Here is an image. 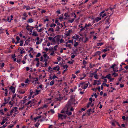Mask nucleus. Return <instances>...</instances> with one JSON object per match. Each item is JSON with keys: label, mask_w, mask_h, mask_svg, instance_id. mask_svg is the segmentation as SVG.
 <instances>
[{"label": "nucleus", "mask_w": 128, "mask_h": 128, "mask_svg": "<svg viewBox=\"0 0 128 128\" xmlns=\"http://www.w3.org/2000/svg\"><path fill=\"white\" fill-rule=\"evenodd\" d=\"M58 117L59 119L63 120L64 119H66L67 118V116L65 114H58Z\"/></svg>", "instance_id": "f257e3e1"}, {"label": "nucleus", "mask_w": 128, "mask_h": 128, "mask_svg": "<svg viewBox=\"0 0 128 128\" xmlns=\"http://www.w3.org/2000/svg\"><path fill=\"white\" fill-rule=\"evenodd\" d=\"M60 38L61 37L59 35L56 36L53 38L52 42H58L60 40Z\"/></svg>", "instance_id": "f03ea898"}, {"label": "nucleus", "mask_w": 128, "mask_h": 128, "mask_svg": "<svg viewBox=\"0 0 128 128\" xmlns=\"http://www.w3.org/2000/svg\"><path fill=\"white\" fill-rule=\"evenodd\" d=\"M71 102H72V104L76 102V100L74 98L73 96H70V100L68 102V105L69 106L71 105Z\"/></svg>", "instance_id": "7ed1b4c3"}, {"label": "nucleus", "mask_w": 128, "mask_h": 128, "mask_svg": "<svg viewBox=\"0 0 128 128\" xmlns=\"http://www.w3.org/2000/svg\"><path fill=\"white\" fill-rule=\"evenodd\" d=\"M69 109V107L68 106H66L64 108L61 112H70Z\"/></svg>", "instance_id": "20e7f679"}, {"label": "nucleus", "mask_w": 128, "mask_h": 128, "mask_svg": "<svg viewBox=\"0 0 128 128\" xmlns=\"http://www.w3.org/2000/svg\"><path fill=\"white\" fill-rule=\"evenodd\" d=\"M15 112H9L7 114V116H11L12 117H15L16 116V114H17V113H14Z\"/></svg>", "instance_id": "39448f33"}, {"label": "nucleus", "mask_w": 128, "mask_h": 128, "mask_svg": "<svg viewBox=\"0 0 128 128\" xmlns=\"http://www.w3.org/2000/svg\"><path fill=\"white\" fill-rule=\"evenodd\" d=\"M54 126H58V125L60 124V125L61 126H64V124H65L66 122H65V123L64 122H62V123H60V124H59L58 125H57L56 124V122L55 121L54 122Z\"/></svg>", "instance_id": "423d86ee"}, {"label": "nucleus", "mask_w": 128, "mask_h": 128, "mask_svg": "<svg viewBox=\"0 0 128 128\" xmlns=\"http://www.w3.org/2000/svg\"><path fill=\"white\" fill-rule=\"evenodd\" d=\"M92 26L91 24H89L88 25L87 24H85V26L84 27V28L81 29L80 30V31L81 32L82 31L84 30L87 27H88L89 28L90 26Z\"/></svg>", "instance_id": "0eeeda50"}, {"label": "nucleus", "mask_w": 128, "mask_h": 128, "mask_svg": "<svg viewBox=\"0 0 128 128\" xmlns=\"http://www.w3.org/2000/svg\"><path fill=\"white\" fill-rule=\"evenodd\" d=\"M72 32V30H70L68 32H65V35L66 36H70V33Z\"/></svg>", "instance_id": "6e6552de"}, {"label": "nucleus", "mask_w": 128, "mask_h": 128, "mask_svg": "<svg viewBox=\"0 0 128 128\" xmlns=\"http://www.w3.org/2000/svg\"><path fill=\"white\" fill-rule=\"evenodd\" d=\"M10 90H11L12 92L13 93V94H14L15 92V88L13 87V86H12L10 88Z\"/></svg>", "instance_id": "1a4fd4ad"}, {"label": "nucleus", "mask_w": 128, "mask_h": 128, "mask_svg": "<svg viewBox=\"0 0 128 128\" xmlns=\"http://www.w3.org/2000/svg\"><path fill=\"white\" fill-rule=\"evenodd\" d=\"M101 54V52L100 51H98L97 52H96L95 53V54L93 56V57H95L97 55H98L99 56H100V54Z\"/></svg>", "instance_id": "9d476101"}, {"label": "nucleus", "mask_w": 128, "mask_h": 128, "mask_svg": "<svg viewBox=\"0 0 128 128\" xmlns=\"http://www.w3.org/2000/svg\"><path fill=\"white\" fill-rule=\"evenodd\" d=\"M92 112H86V113L84 114L82 117V118H83L84 116H90L91 114H92Z\"/></svg>", "instance_id": "9b49d317"}, {"label": "nucleus", "mask_w": 128, "mask_h": 128, "mask_svg": "<svg viewBox=\"0 0 128 128\" xmlns=\"http://www.w3.org/2000/svg\"><path fill=\"white\" fill-rule=\"evenodd\" d=\"M89 100L90 101H91L88 104L87 106L86 107L87 108H88L89 106H90L91 105V103L92 102V98H90L89 99Z\"/></svg>", "instance_id": "f8f14e48"}, {"label": "nucleus", "mask_w": 128, "mask_h": 128, "mask_svg": "<svg viewBox=\"0 0 128 128\" xmlns=\"http://www.w3.org/2000/svg\"><path fill=\"white\" fill-rule=\"evenodd\" d=\"M53 70H56L57 71H59L60 70V67L58 66H57L56 67L54 68H53Z\"/></svg>", "instance_id": "ddd939ff"}, {"label": "nucleus", "mask_w": 128, "mask_h": 128, "mask_svg": "<svg viewBox=\"0 0 128 128\" xmlns=\"http://www.w3.org/2000/svg\"><path fill=\"white\" fill-rule=\"evenodd\" d=\"M18 109V108L17 107H15L14 109H12V110L10 112H14H14H16L17 110V109Z\"/></svg>", "instance_id": "4468645a"}, {"label": "nucleus", "mask_w": 128, "mask_h": 128, "mask_svg": "<svg viewBox=\"0 0 128 128\" xmlns=\"http://www.w3.org/2000/svg\"><path fill=\"white\" fill-rule=\"evenodd\" d=\"M68 42H66V47H68L69 48H72L71 47V45L70 44H68Z\"/></svg>", "instance_id": "2eb2a0df"}, {"label": "nucleus", "mask_w": 128, "mask_h": 128, "mask_svg": "<svg viewBox=\"0 0 128 128\" xmlns=\"http://www.w3.org/2000/svg\"><path fill=\"white\" fill-rule=\"evenodd\" d=\"M8 120L7 118H6L5 119H3L2 122L1 123V125H3L5 122H6Z\"/></svg>", "instance_id": "dca6fc26"}, {"label": "nucleus", "mask_w": 128, "mask_h": 128, "mask_svg": "<svg viewBox=\"0 0 128 128\" xmlns=\"http://www.w3.org/2000/svg\"><path fill=\"white\" fill-rule=\"evenodd\" d=\"M33 101H32V100L31 101H30L28 103L26 104V106L30 104H33Z\"/></svg>", "instance_id": "f3484780"}, {"label": "nucleus", "mask_w": 128, "mask_h": 128, "mask_svg": "<svg viewBox=\"0 0 128 128\" xmlns=\"http://www.w3.org/2000/svg\"><path fill=\"white\" fill-rule=\"evenodd\" d=\"M111 74H109L107 75L106 77L105 78H107L108 79H110L111 78Z\"/></svg>", "instance_id": "a211bd4d"}, {"label": "nucleus", "mask_w": 128, "mask_h": 128, "mask_svg": "<svg viewBox=\"0 0 128 128\" xmlns=\"http://www.w3.org/2000/svg\"><path fill=\"white\" fill-rule=\"evenodd\" d=\"M24 49L22 48V49H20V50L21 51L20 54H25L26 53V52L24 51Z\"/></svg>", "instance_id": "6ab92c4d"}, {"label": "nucleus", "mask_w": 128, "mask_h": 128, "mask_svg": "<svg viewBox=\"0 0 128 128\" xmlns=\"http://www.w3.org/2000/svg\"><path fill=\"white\" fill-rule=\"evenodd\" d=\"M34 20L32 18H30L27 21V22L28 23H32L34 22Z\"/></svg>", "instance_id": "aec40b11"}, {"label": "nucleus", "mask_w": 128, "mask_h": 128, "mask_svg": "<svg viewBox=\"0 0 128 128\" xmlns=\"http://www.w3.org/2000/svg\"><path fill=\"white\" fill-rule=\"evenodd\" d=\"M24 8H26L27 10H28L30 9H32L33 8H30V6H24Z\"/></svg>", "instance_id": "412c9836"}, {"label": "nucleus", "mask_w": 128, "mask_h": 128, "mask_svg": "<svg viewBox=\"0 0 128 128\" xmlns=\"http://www.w3.org/2000/svg\"><path fill=\"white\" fill-rule=\"evenodd\" d=\"M101 18L98 17L96 18L95 20L96 22H98L100 20H101Z\"/></svg>", "instance_id": "4be33fe9"}, {"label": "nucleus", "mask_w": 128, "mask_h": 128, "mask_svg": "<svg viewBox=\"0 0 128 128\" xmlns=\"http://www.w3.org/2000/svg\"><path fill=\"white\" fill-rule=\"evenodd\" d=\"M42 116H38L35 118H34V119L35 120V122H36V120L39 118H41Z\"/></svg>", "instance_id": "5701e85b"}, {"label": "nucleus", "mask_w": 128, "mask_h": 128, "mask_svg": "<svg viewBox=\"0 0 128 128\" xmlns=\"http://www.w3.org/2000/svg\"><path fill=\"white\" fill-rule=\"evenodd\" d=\"M111 15H110V16L109 18L107 20H106V22L107 23H108V24H110V22H109V21L110 19V17L111 16Z\"/></svg>", "instance_id": "b1692460"}, {"label": "nucleus", "mask_w": 128, "mask_h": 128, "mask_svg": "<svg viewBox=\"0 0 128 128\" xmlns=\"http://www.w3.org/2000/svg\"><path fill=\"white\" fill-rule=\"evenodd\" d=\"M32 35L33 36H38V34L35 32H33V33L32 34Z\"/></svg>", "instance_id": "393cba45"}, {"label": "nucleus", "mask_w": 128, "mask_h": 128, "mask_svg": "<svg viewBox=\"0 0 128 128\" xmlns=\"http://www.w3.org/2000/svg\"><path fill=\"white\" fill-rule=\"evenodd\" d=\"M88 86V84H85L84 86V88H83V89H86Z\"/></svg>", "instance_id": "a878e982"}, {"label": "nucleus", "mask_w": 128, "mask_h": 128, "mask_svg": "<svg viewBox=\"0 0 128 128\" xmlns=\"http://www.w3.org/2000/svg\"><path fill=\"white\" fill-rule=\"evenodd\" d=\"M104 43L103 42H100L99 43L97 44V45L98 46H101L103 45Z\"/></svg>", "instance_id": "bb28decb"}, {"label": "nucleus", "mask_w": 128, "mask_h": 128, "mask_svg": "<svg viewBox=\"0 0 128 128\" xmlns=\"http://www.w3.org/2000/svg\"><path fill=\"white\" fill-rule=\"evenodd\" d=\"M113 70L114 72H116L118 71V69L117 68L113 69Z\"/></svg>", "instance_id": "cd10ccee"}, {"label": "nucleus", "mask_w": 128, "mask_h": 128, "mask_svg": "<svg viewBox=\"0 0 128 128\" xmlns=\"http://www.w3.org/2000/svg\"><path fill=\"white\" fill-rule=\"evenodd\" d=\"M42 39H41V41H38L36 42V44L37 45L39 44H40L42 42Z\"/></svg>", "instance_id": "c85d7f7f"}, {"label": "nucleus", "mask_w": 128, "mask_h": 128, "mask_svg": "<svg viewBox=\"0 0 128 128\" xmlns=\"http://www.w3.org/2000/svg\"><path fill=\"white\" fill-rule=\"evenodd\" d=\"M54 81L52 80V81H51L50 82V84L51 86H52L54 84Z\"/></svg>", "instance_id": "c756f323"}, {"label": "nucleus", "mask_w": 128, "mask_h": 128, "mask_svg": "<svg viewBox=\"0 0 128 128\" xmlns=\"http://www.w3.org/2000/svg\"><path fill=\"white\" fill-rule=\"evenodd\" d=\"M5 65V64L3 63L2 64L1 63V64L0 65V67H1L2 68L4 67Z\"/></svg>", "instance_id": "7c9ffc66"}, {"label": "nucleus", "mask_w": 128, "mask_h": 128, "mask_svg": "<svg viewBox=\"0 0 128 128\" xmlns=\"http://www.w3.org/2000/svg\"><path fill=\"white\" fill-rule=\"evenodd\" d=\"M50 31L52 32H54V29L52 28H50L48 30V31L50 32Z\"/></svg>", "instance_id": "2f4dec72"}, {"label": "nucleus", "mask_w": 128, "mask_h": 128, "mask_svg": "<svg viewBox=\"0 0 128 128\" xmlns=\"http://www.w3.org/2000/svg\"><path fill=\"white\" fill-rule=\"evenodd\" d=\"M47 107V106L46 104L44 105L41 108H39V109H43L44 108H46Z\"/></svg>", "instance_id": "473e14b6"}, {"label": "nucleus", "mask_w": 128, "mask_h": 128, "mask_svg": "<svg viewBox=\"0 0 128 128\" xmlns=\"http://www.w3.org/2000/svg\"><path fill=\"white\" fill-rule=\"evenodd\" d=\"M66 113L65 115H66V116L67 115L68 116H70L72 114V112H66Z\"/></svg>", "instance_id": "72a5a7b5"}, {"label": "nucleus", "mask_w": 128, "mask_h": 128, "mask_svg": "<svg viewBox=\"0 0 128 128\" xmlns=\"http://www.w3.org/2000/svg\"><path fill=\"white\" fill-rule=\"evenodd\" d=\"M74 20H75L74 18H73L72 19V20H69L68 22L72 23L74 22Z\"/></svg>", "instance_id": "f704fd0d"}, {"label": "nucleus", "mask_w": 128, "mask_h": 128, "mask_svg": "<svg viewBox=\"0 0 128 128\" xmlns=\"http://www.w3.org/2000/svg\"><path fill=\"white\" fill-rule=\"evenodd\" d=\"M62 66L64 68H66V69H67L68 68V66L67 65H62Z\"/></svg>", "instance_id": "c9c22d12"}, {"label": "nucleus", "mask_w": 128, "mask_h": 128, "mask_svg": "<svg viewBox=\"0 0 128 128\" xmlns=\"http://www.w3.org/2000/svg\"><path fill=\"white\" fill-rule=\"evenodd\" d=\"M102 85H104V86H106L108 87L110 86V84H107L105 83H104L102 84Z\"/></svg>", "instance_id": "e433bc0d"}, {"label": "nucleus", "mask_w": 128, "mask_h": 128, "mask_svg": "<svg viewBox=\"0 0 128 128\" xmlns=\"http://www.w3.org/2000/svg\"><path fill=\"white\" fill-rule=\"evenodd\" d=\"M48 69L49 70H50V72L52 73L53 72V70H52V68L50 66H49L48 68Z\"/></svg>", "instance_id": "4c0bfd02"}, {"label": "nucleus", "mask_w": 128, "mask_h": 128, "mask_svg": "<svg viewBox=\"0 0 128 128\" xmlns=\"http://www.w3.org/2000/svg\"><path fill=\"white\" fill-rule=\"evenodd\" d=\"M112 75L114 76V77H115L118 76V74L116 73L115 72L114 73L112 74Z\"/></svg>", "instance_id": "58836bf2"}, {"label": "nucleus", "mask_w": 128, "mask_h": 128, "mask_svg": "<svg viewBox=\"0 0 128 128\" xmlns=\"http://www.w3.org/2000/svg\"><path fill=\"white\" fill-rule=\"evenodd\" d=\"M20 46H22L23 45L24 42L23 40H21L20 41Z\"/></svg>", "instance_id": "ea45409f"}, {"label": "nucleus", "mask_w": 128, "mask_h": 128, "mask_svg": "<svg viewBox=\"0 0 128 128\" xmlns=\"http://www.w3.org/2000/svg\"><path fill=\"white\" fill-rule=\"evenodd\" d=\"M116 66V65L115 64H113L112 66H111V68H112L113 69L115 68L114 67Z\"/></svg>", "instance_id": "a19ab883"}, {"label": "nucleus", "mask_w": 128, "mask_h": 128, "mask_svg": "<svg viewBox=\"0 0 128 128\" xmlns=\"http://www.w3.org/2000/svg\"><path fill=\"white\" fill-rule=\"evenodd\" d=\"M94 77L97 80L98 79V78L97 74H96L95 75Z\"/></svg>", "instance_id": "79ce46f5"}, {"label": "nucleus", "mask_w": 128, "mask_h": 128, "mask_svg": "<svg viewBox=\"0 0 128 128\" xmlns=\"http://www.w3.org/2000/svg\"><path fill=\"white\" fill-rule=\"evenodd\" d=\"M100 16L102 17L103 18L104 16H107V14H103L101 15H100Z\"/></svg>", "instance_id": "37998d69"}, {"label": "nucleus", "mask_w": 128, "mask_h": 128, "mask_svg": "<svg viewBox=\"0 0 128 128\" xmlns=\"http://www.w3.org/2000/svg\"><path fill=\"white\" fill-rule=\"evenodd\" d=\"M26 29L30 31L31 32H32V29L29 28V27L28 28H26Z\"/></svg>", "instance_id": "c03bdc74"}, {"label": "nucleus", "mask_w": 128, "mask_h": 128, "mask_svg": "<svg viewBox=\"0 0 128 128\" xmlns=\"http://www.w3.org/2000/svg\"><path fill=\"white\" fill-rule=\"evenodd\" d=\"M95 66V64H94L93 66H92L91 64H90V68H93Z\"/></svg>", "instance_id": "a18cd8bd"}, {"label": "nucleus", "mask_w": 128, "mask_h": 128, "mask_svg": "<svg viewBox=\"0 0 128 128\" xmlns=\"http://www.w3.org/2000/svg\"><path fill=\"white\" fill-rule=\"evenodd\" d=\"M93 110L91 109V108L89 109L87 111V112H94V111H92Z\"/></svg>", "instance_id": "49530a36"}, {"label": "nucleus", "mask_w": 128, "mask_h": 128, "mask_svg": "<svg viewBox=\"0 0 128 128\" xmlns=\"http://www.w3.org/2000/svg\"><path fill=\"white\" fill-rule=\"evenodd\" d=\"M68 43L69 42L70 43L72 44H74V42L73 40H69V41H68Z\"/></svg>", "instance_id": "de8ad7c7"}, {"label": "nucleus", "mask_w": 128, "mask_h": 128, "mask_svg": "<svg viewBox=\"0 0 128 128\" xmlns=\"http://www.w3.org/2000/svg\"><path fill=\"white\" fill-rule=\"evenodd\" d=\"M40 123L38 122L36 124L35 126L36 127H38V126L40 125Z\"/></svg>", "instance_id": "09e8293b"}, {"label": "nucleus", "mask_w": 128, "mask_h": 128, "mask_svg": "<svg viewBox=\"0 0 128 128\" xmlns=\"http://www.w3.org/2000/svg\"><path fill=\"white\" fill-rule=\"evenodd\" d=\"M40 92V90H36V94H35V95H38V94H39V92Z\"/></svg>", "instance_id": "8fccbe9b"}, {"label": "nucleus", "mask_w": 128, "mask_h": 128, "mask_svg": "<svg viewBox=\"0 0 128 128\" xmlns=\"http://www.w3.org/2000/svg\"><path fill=\"white\" fill-rule=\"evenodd\" d=\"M56 24H52L50 25V26L51 27H55V26H56Z\"/></svg>", "instance_id": "3c124183"}, {"label": "nucleus", "mask_w": 128, "mask_h": 128, "mask_svg": "<svg viewBox=\"0 0 128 128\" xmlns=\"http://www.w3.org/2000/svg\"><path fill=\"white\" fill-rule=\"evenodd\" d=\"M41 56V54L40 53H39L36 56V57L37 58Z\"/></svg>", "instance_id": "603ef678"}, {"label": "nucleus", "mask_w": 128, "mask_h": 128, "mask_svg": "<svg viewBox=\"0 0 128 128\" xmlns=\"http://www.w3.org/2000/svg\"><path fill=\"white\" fill-rule=\"evenodd\" d=\"M78 42H76L74 44V47H76L78 46Z\"/></svg>", "instance_id": "864d4df0"}, {"label": "nucleus", "mask_w": 128, "mask_h": 128, "mask_svg": "<svg viewBox=\"0 0 128 128\" xmlns=\"http://www.w3.org/2000/svg\"><path fill=\"white\" fill-rule=\"evenodd\" d=\"M60 43L61 44L63 42H64V40L63 39H62L60 40Z\"/></svg>", "instance_id": "5fc2aeb1"}, {"label": "nucleus", "mask_w": 128, "mask_h": 128, "mask_svg": "<svg viewBox=\"0 0 128 128\" xmlns=\"http://www.w3.org/2000/svg\"><path fill=\"white\" fill-rule=\"evenodd\" d=\"M87 64V63L86 61H85L84 60H83V64L84 65H85Z\"/></svg>", "instance_id": "6e6d98bb"}, {"label": "nucleus", "mask_w": 128, "mask_h": 128, "mask_svg": "<svg viewBox=\"0 0 128 128\" xmlns=\"http://www.w3.org/2000/svg\"><path fill=\"white\" fill-rule=\"evenodd\" d=\"M122 119L124 120H127L128 119V117H127V118H126V117L125 116H123L122 117Z\"/></svg>", "instance_id": "4d7b16f0"}, {"label": "nucleus", "mask_w": 128, "mask_h": 128, "mask_svg": "<svg viewBox=\"0 0 128 128\" xmlns=\"http://www.w3.org/2000/svg\"><path fill=\"white\" fill-rule=\"evenodd\" d=\"M98 0H95L94 2H92V4H94L98 2Z\"/></svg>", "instance_id": "13d9d810"}, {"label": "nucleus", "mask_w": 128, "mask_h": 128, "mask_svg": "<svg viewBox=\"0 0 128 128\" xmlns=\"http://www.w3.org/2000/svg\"><path fill=\"white\" fill-rule=\"evenodd\" d=\"M28 100L27 99H24V100H22V101L23 102V104H24L26 102V101Z\"/></svg>", "instance_id": "bf43d9fd"}, {"label": "nucleus", "mask_w": 128, "mask_h": 128, "mask_svg": "<svg viewBox=\"0 0 128 128\" xmlns=\"http://www.w3.org/2000/svg\"><path fill=\"white\" fill-rule=\"evenodd\" d=\"M98 82V80H94V84H93L94 86H95L96 84V82Z\"/></svg>", "instance_id": "052dcab7"}, {"label": "nucleus", "mask_w": 128, "mask_h": 128, "mask_svg": "<svg viewBox=\"0 0 128 128\" xmlns=\"http://www.w3.org/2000/svg\"><path fill=\"white\" fill-rule=\"evenodd\" d=\"M64 16L68 17H69V16L68 13H65L64 14Z\"/></svg>", "instance_id": "680f3d73"}, {"label": "nucleus", "mask_w": 128, "mask_h": 128, "mask_svg": "<svg viewBox=\"0 0 128 128\" xmlns=\"http://www.w3.org/2000/svg\"><path fill=\"white\" fill-rule=\"evenodd\" d=\"M32 101H33V104H35L36 103V101L35 99H33L32 100Z\"/></svg>", "instance_id": "e2e57ef3"}, {"label": "nucleus", "mask_w": 128, "mask_h": 128, "mask_svg": "<svg viewBox=\"0 0 128 128\" xmlns=\"http://www.w3.org/2000/svg\"><path fill=\"white\" fill-rule=\"evenodd\" d=\"M4 101H5V102L6 103V104H7L8 102V101H7L6 98H4Z\"/></svg>", "instance_id": "0e129e2a"}, {"label": "nucleus", "mask_w": 128, "mask_h": 128, "mask_svg": "<svg viewBox=\"0 0 128 128\" xmlns=\"http://www.w3.org/2000/svg\"><path fill=\"white\" fill-rule=\"evenodd\" d=\"M23 15L24 16H25L26 17V18L28 16L27 15V14L26 13L24 12L23 13Z\"/></svg>", "instance_id": "69168bd1"}, {"label": "nucleus", "mask_w": 128, "mask_h": 128, "mask_svg": "<svg viewBox=\"0 0 128 128\" xmlns=\"http://www.w3.org/2000/svg\"><path fill=\"white\" fill-rule=\"evenodd\" d=\"M60 28L59 26H58V27H57L56 28V31H58L60 29Z\"/></svg>", "instance_id": "338daca9"}, {"label": "nucleus", "mask_w": 128, "mask_h": 128, "mask_svg": "<svg viewBox=\"0 0 128 128\" xmlns=\"http://www.w3.org/2000/svg\"><path fill=\"white\" fill-rule=\"evenodd\" d=\"M7 126L5 124L3 126L0 127V128H5Z\"/></svg>", "instance_id": "774afa93"}]
</instances>
